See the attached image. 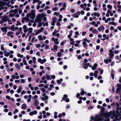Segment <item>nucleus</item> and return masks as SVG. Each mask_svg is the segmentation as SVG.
Listing matches in <instances>:
<instances>
[{
  "label": "nucleus",
  "instance_id": "f257e3e1",
  "mask_svg": "<svg viewBox=\"0 0 121 121\" xmlns=\"http://www.w3.org/2000/svg\"><path fill=\"white\" fill-rule=\"evenodd\" d=\"M116 105L117 107L116 110V115H115L113 112H109L107 113L105 117L106 118L104 121H110V119L108 117H111V118L113 119L114 117L117 120L119 121L121 120V114L119 113V112L121 113V103L118 104L117 102L116 103Z\"/></svg>",
  "mask_w": 121,
  "mask_h": 121
},
{
  "label": "nucleus",
  "instance_id": "f03ea898",
  "mask_svg": "<svg viewBox=\"0 0 121 121\" xmlns=\"http://www.w3.org/2000/svg\"><path fill=\"white\" fill-rule=\"evenodd\" d=\"M91 118L90 121H101L103 120V116L101 115H96L94 118L91 116Z\"/></svg>",
  "mask_w": 121,
  "mask_h": 121
},
{
  "label": "nucleus",
  "instance_id": "7ed1b4c3",
  "mask_svg": "<svg viewBox=\"0 0 121 121\" xmlns=\"http://www.w3.org/2000/svg\"><path fill=\"white\" fill-rule=\"evenodd\" d=\"M42 19V16L40 14H39L37 15L36 17V20H37V22H38V25L37 27H40L42 25L41 22V20Z\"/></svg>",
  "mask_w": 121,
  "mask_h": 121
},
{
  "label": "nucleus",
  "instance_id": "20e7f679",
  "mask_svg": "<svg viewBox=\"0 0 121 121\" xmlns=\"http://www.w3.org/2000/svg\"><path fill=\"white\" fill-rule=\"evenodd\" d=\"M35 10L32 9L31 10V12L27 14V16L29 17H30V18L34 19L36 16L35 14Z\"/></svg>",
  "mask_w": 121,
  "mask_h": 121
},
{
  "label": "nucleus",
  "instance_id": "39448f33",
  "mask_svg": "<svg viewBox=\"0 0 121 121\" xmlns=\"http://www.w3.org/2000/svg\"><path fill=\"white\" fill-rule=\"evenodd\" d=\"M10 17L9 15H5L2 18L1 21H0V24L3 23L4 22H6L9 20Z\"/></svg>",
  "mask_w": 121,
  "mask_h": 121
},
{
  "label": "nucleus",
  "instance_id": "423d86ee",
  "mask_svg": "<svg viewBox=\"0 0 121 121\" xmlns=\"http://www.w3.org/2000/svg\"><path fill=\"white\" fill-rule=\"evenodd\" d=\"M42 96L43 97L41 96L40 98L43 101L48 100V96L45 93H43L42 94Z\"/></svg>",
  "mask_w": 121,
  "mask_h": 121
},
{
  "label": "nucleus",
  "instance_id": "0eeeda50",
  "mask_svg": "<svg viewBox=\"0 0 121 121\" xmlns=\"http://www.w3.org/2000/svg\"><path fill=\"white\" fill-rule=\"evenodd\" d=\"M51 40L55 44L58 45L59 44V42L58 41V38L52 37L51 38Z\"/></svg>",
  "mask_w": 121,
  "mask_h": 121
},
{
  "label": "nucleus",
  "instance_id": "6e6552de",
  "mask_svg": "<svg viewBox=\"0 0 121 121\" xmlns=\"http://www.w3.org/2000/svg\"><path fill=\"white\" fill-rule=\"evenodd\" d=\"M89 30L91 31L92 33L94 34H96L98 32V31L97 30L95 29H93V28L92 27H90L89 29Z\"/></svg>",
  "mask_w": 121,
  "mask_h": 121
},
{
  "label": "nucleus",
  "instance_id": "1a4fd4ad",
  "mask_svg": "<svg viewBox=\"0 0 121 121\" xmlns=\"http://www.w3.org/2000/svg\"><path fill=\"white\" fill-rule=\"evenodd\" d=\"M80 15V12L79 11H77L73 15V17H74L78 18Z\"/></svg>",
  "mask_w": 121,
  "mask_h": 121
},
{
  "label": "nucleus",
  "instance_id": "9d476101",
  "mask_svg": "<svg viewBox=\"0 0 121 121\" xmlns=\"http://www.w3.org/2000/svg\"><path fill=\"white\" fill-rule=\"evenodd\" d=\"M112 59L109 57L107 59H105L104 60V62L106 64H108V62H111L112 61Z\"/></svg>",
  "mask_w": 121,
  "mask_h": 121
},
{
  "label": "nucleus",
  "instance_id": "9b49d317",
  "mask_svg": "<svg viewBox=\"0 0 121 121\" xmlns=\"http://www.w3.org/2000/svg\"><path fill=\"white\" fill-rule=\"evenodd\" d=\"M37 111L34 110L33 111L30 112L29 113V115L32 116L34 115H36L37 113Z\"/></svg>",
  "mask_w": 121,
  "mask_h": 121
},
{
  "label": "nucleus",
  "instance_id": "f8f14e48",
  "mask_svg": "<svg viewBox=\"0 0 121 121\" xmlns=\"http://www.w3.org/2000/svg\"><path fill=\"white\" fill-rule=\"evenodd\" d=\"M14 33L11 31L8 32L7 33V35L9 36H10L11 38H13V35Z\"/></svg>",
  "mask_w": 121,
  "mask_h": 121
},
{
  "label": "nucleus",
  "instance_id": "ddd939ff",
  "mask_svg": "<svg viewBox=\"0 0 121 121\" xmlns=\"http://www.w3.org/2000/svg\"><path fill=\"white\" fill-rule=\"evenodd\" d=\"M7 28V26L6 27H6H2L1 28V30L2 31V32L5 33L7 32V29H6V28Z\"/></svg>",
  "mask_w": 121,
  "mask_h": 121
},
{
  "label": "nucleus",
  "instance_id": "4468645a",
  "mask_svg": "<svg viewBox=\"0 0 121 121\" xmlns=\"http://www.w3.org/2000/svg\"><path fill=\"white\" fill-rule=\"evenodd\" d=\"M21 108L23 110H25L27 108V106L26 104H23L21 107Z\"/></svg>",
  "mask_w": 121,
  "mask_h": 121
},
{
  "label": "nucleus",
  "instance_id": "2eb2a0df",
  "mask_svg": "<svg viewBox=\"0 0 121 121\" xmlns=\"http://www.w3.org/2000/svg\"><path fill=\"white\" fill-rule=\"evenodd\" d=\"M57 19L56 17H54L52 19V22L51 23V25L53 26H54L55 25L56 23V21L57 20Z\"/></svg>",
  "mask_w": 121,
  "mask_h": 121
},
{
  "label": "nucleus",
  "instance_id": "dca6fc26",
  "mask_svg": "<svg viewBox=\"0 0 121 121\" xmlns=\"http://www.w3.org/2000/svg\"><path fill=\"white\" fill-rule=\"evenodd\" d=\"M39 104V102L37 99H35L34 101L33 104L35 106L38 105Z\"/></svg>",
  "mask_w": 121,
  "mask_h": 121
},
{
  "label": "nucleus",
  "instance_id": "f3484780",
  "mask_svg": "<svg viewBox=\"0 0 121 121\" xmlns=\"http://www.w3.org/2000/svg\"><path fill=\"white\" fill-rule=\"evenodd\" d=\"M104 27L103 26H101L100 27L98 28V30L99 31H101L102 30H104Z\"/></svg>",
  "mask_w": 121,
  "mask_h": 121
},
{
  "label": "nucleus",
  "instance_id": "a211bd4d",
  "mask_svg": "<svg viewBox=\"0 0 121 121\" xmlns=\"http://www.w3.org/2000/svg\"><path fill=\"white\" fill-rule=\"evenodd\" d=\"M17 12L18 10L17 9H16L14 10H11L9 11V12L13 13L15 15Z\"/></svg>",
  "mask_w": 121,
  "mask_h": 121
},
{
  "label": "nucleus",
  "instance_id": "6ab92c4d",
  "mask_svg": "<svg viewBox=\"0 0 121 121\" xmlns=\"http://www.w3.org/2000/svg\"><path fill=\"white\" fill-rule=\"evenodd\" d=\"M45 75L46 77V79L47 80H51L52 79L51 78H50V75L48 74L47 73H46Z\"/></svg>",
  "mask_w": 121,
  "mask_h": 121
},
{
  "label": "nucleus",
  "instance_id": "aec40b11",
  "mask_svg": "<svg viewBox=\"0 0 121 121\" xmlns=\"http://www.w3.org/2000/svg\"><path fill=\"white\" fill-rule=\"evenodd\" d=\"M109 55V57L111 59H113V57L114 56V53L113 52L109 53L108 54Z\"/></svg>",
  "mask_w": 121,
  "mask_h": 121
},
{
  "label": "nucleus",
  "instance_id": "412c9836",
  "mask_svg": "<svg viewBox=\"0 0 121 121\" xmlns=\"http://www.w3.org/2000/svg\"><path fill=\"white\" fill-rule=\"evenodd\" d=\"M23 19H24V20L26 21V22H28L29 20L30 19L29 18V17L27 16V14L26 15V16L24 17H23Z\"/></svg>",
  "mask_w": 121,
  "mask_h": 121
},
{
  "label": "nucleus",
  "instance_id": "4be33fe9",
  "mask_svg": "<svg viewBox=\"0 0 121 121\" xmlns=\"http://www.w3.org/2000/svg\"><path fill=\"white\" fill-rule=\"evenodd\" d=\"M22 89V87L21 86H20L19 88L18 89V90L17 91V93H20Z\"/></svg>",
  "mask_w": 121,
  "mask_h": 121
},
{
  "label": "nucleus",
  "instance_id": "5701e85b",
  "mask_svg": "<svg viewBox=\"0 0 121 121\" xmlns=\"http://www.w3.org/2000/svg\"><path fill=\"white\" fill-rule=\"evenodd\" d=\"M63 81V79L62 78H60V80H57L56 82L58 84H60L61 83V82Z\"/></svg>",
  "mask_w": 121,
  "mask_h": 121
},
{
  "label": "nucleus",
  "instance_id": "b1692460",
  "mask_svg": "<svg viewBox=\"0 0 121 121\" xmlns=\"http://www.w3.org/2000/svg\"><path fill=\"white\" fill-rule=\"evenodd\" d=\"M15 66L18 69H20L21 68L19 65L17 63L15 64Z\"/></svg>",
  "mask_w": 121,
  "mask_h": 121
},
{
  "label": "nucleus",
  "instance_id": "393cba45",
  "mask_svg": "<svg viewBox=\"0 0 121 121\" xmlns=\"http://www.w3.org/2000/svg\"><path fill=\"white\" fill-rule=\"evenodd\" d=\"M68 96V95L66 94H65L64 95L63 97H62V100H65V99L67 98Z\"/></svg>",
  "mask_w": 121,
  "mask_h": 121
},
{
  "label": "nucleus",
  "instance_id": "a878e982",
  "mask_svg": "<svg viewBox=\"0 0 121 121\" xmlns=\"http://www.w3.org/2000/svg\"><path fill=\"white\" fill-rule=\"evenodd\" d=\"M33 29L32 28H30L28 29V31L29 32V33H31L32 32Z\"/></svg>",
  "mask_w": 121,
  "mask_h": 121
},
{
  "label": "nucleus",
  "instance_id": "bb28decb",
  "mask_svg": "<svg viewBox=\"0 0 121 121\" xmlns=\"http://www.w3.org/2000/svg\"><path fill=\"white\" fill-rule=\"evenodd\" d=\"M22 62L25 65H27L26 60H25V57H23V60Z\"/></svg>",
  "mask_w": 121,
  "mask_h": 121
},
{
  "label": "nucleus",
  "instance_id": "cd10ccee",
  "mask_svg": "<svg viewBox=\"0 0 121 121\" xmlns=\"http://www.w3.org/2000/svg\"><path fill=\"white\" fill-rule=\"evenodd\" d=\"M38 38L39 39V40L40 41H42L43 40L42 36L41 35H39L38 36Z\"/></svg>",
  "mask_w": 121,
  "mask_h": 121
},
{
  "label": "nucleus",
  "instance_id": "c85d7f7f",
  "mask_svg": "<svg viewBox=\"0 0 121 121\" xmlns=\"http://www.w3.org/2000/svg\"><path fill=\"white\" fill-rule=\"evenodd\" d=\"M22 27H20L19 28L18 30V32L20 33V34H22L23 33V32L22 31Z\"/></svg>",
  "mask_w": 121,
  "mask_h": 121
},
{
  "label": "nucleus",
  "instance_id": "c756f323",
  "mask_svg": "<svg viewBox=\"0 0 121 121\" xmlns=\"http://www.w3.org/2000/svg\"><path fill=\"white\" fill-rule=\"evenodd\" d=\"M82 44L83 45L84 47L86 48L87 46V44L86 42H82Z\"/></svg>",
  "mask_w": 121,
  "mask_h": 121
},
{
  "label": "nucleus",
  "instance_id": "7c9ffc66",
  "mask_svg": "<svg viewBox=\"0 0 121 121\" xmlns=\"http://www.w3.org/2000/svg\"><path fill=\"white\" fill-rule=\"evenodd\" d=\"M37 23V20H36V18L35 19V21L34 22V23L33 24V27H35L36 26V23Z\"/></svg>",
  "mask_w": 121,
  "mask_h": 121
},
{
  "label": "nucleus",
  "instance_id": "2f4dec72",
  "mask_svg": "<svg viewBox=\"0 0 121 121\" xmlns=\"http://www.w3.org/2000/svg\"><path fill=\"white\" fill-rule=\"evenodd\" d=\"M117 86L118 87L117 88H118L120 90H121V84H117Z\"/></svg>",
  "mask_w": 121,
  "mask_h": 121
},
{
  "label": "nucleus",
  "instance_id": "473e14b6",
  "mask_svg": "<svg viewBox=\"0 0 121 121\" xmlns=\"http://www.w3.org/2000/svg\"><path fill=\"white\" fill-rule=\"evenodd\" d=\"M17 56L18 57L21 58H22L23 57V56L22 55H21L20 53H18L17 54Z\"/></svg>",
  "mask_w": 121,
  "mask_h": 121
},
{
  "label": "nucleus",
  "instance_id": "72a5a7b5",
  "mask_svg": "<svg viewBox=\"0 0 121 121\" xmlns=\"http://www.w3.org/2000/svg\"><path fill=\"white\" fill-rule=\"evenodd\" d=\"M86 93L83 90H82V91L80 92V94L81 95H82L85 94Z\"/></svg>",
  "mask_w": 121,
  "mask_h": 121
},
{
  "label": "nucleus",
  "instance_id": "f704fd0d",
  "mask_svg": "<svg viewBox=\"0 0 121 121\" xmlns=\"http://www.w3.org/2000/svg\"><path fill=\"white\" fill-rule=\"evenodd\" d=\"M58 8L57 7H53L52 9V10L53 11H56L58 10Z\"/></svg>",
  "mask_w": 121,
  "mask_h": 121
},
{
  "label": "nucleus",
  "instance_id": "c9c22d12",
  "mask_svg": "<svg viewBox=\"0 0 121 121\" xmlns=\"http://www.w3.org/2000/svg\"><path fill=\"white\" fill-rule=\"evenodd\" d=\"M9 13H10L9 14V16L10 17H12L15 15L14 14V13H13L9 12Z\"/></svg>",
  "mask_w": 121,
  "mask_h": 121
},
{
  "label": "nucleus",
  "instance_id": "e433bc0d",
  "mask_svg": "<svg viewBox=\"0 0 121 121\" xmlns=\"http://www.w3.org/2000/svg\"><path fill=\"white\" fill-rule=\"evenodd\" d=\"M10 29L12 31H13L14 30V25H13L10 27Z\"/></svg>",
  "mask_w": 121,
  "mask_h": 121
},
{
  "label": "nucleus",
  "instance_id": "4c0bfd02",
  "mask_svg": "<svg viewBox=\"0 0 121 121\" xmlns=\"http://www.w3.org/2000/svg\"><path fill=\"white\" fill-rule=\"evenodd\" d=\"M100 15V14L99 13H97L96 12L94 13V15L95 16H97V17H99Z\"/></svg>",
  "mask_w": 121,
  "mask_h": 121
},
{
  "label": "nucleus",
  "instance_id": "58836bf2",
  "mask_svg": "<svg viewBox=\"0 0 121 121\" xmlns=\"http://www.w3.org/2000/svg\"><path fill=\"white\" fill-rule=\"evenodd\" d=\"M21 25V23L19 21H18L17 22V23L16 25L17 26H18L19 25Z\"/></svg>",
  "mask_w": 121,
  "mask_h": 121
},
{
  "label": "nucleus",
  "instance_id": "ea45409f",
  "mask_svg": "<svg viewBox=\"0 0 121 121\" xmlns=\"http://www.w3.org/2000/svg\"><path fill=\"white\" fill-rule=\"evenodd\" d=\"M54 49L56 51H57V46L54 45L53 46Z\"/></svg>",
  "mask_w": 121,
  "mask_h": 121
},
{
  "label": "nucleus",
  "instance_id": "a19ab883",
  "mask_svg": "<svg viewBox=\"0 0 121 121\" xmlns=\"http://www.w3.org/2000/svg\"><path fill=\"white\" fill-rule=\"evenodd\" d=\"M10 55V53L7 52L6 53L4 54V55L6 57H7L9 56Z\"/></svg>",
  "mask_w": 121,
  "mask_h": 121
},
{
  "label": "nucleus",
  "instance_id": "79ce46f5",
  "mask_svg": "<svg viewBox=\"0 0 121 121\" xmlns=\"http://www.w3.org/2000/svg\"><path fill=\"white\" fill-rule=\"evenodd\" d=\"M44 29V28L43 27H41V28L38 31L39 32H41L42 30H43Z\"/></svg>",
  "mask_w": 121,
  "mask_h": 121
},
{
  "label": "nucleus",
  "instance_id": "37998d69",
  "mask_svg": "<svg viewBox=\"0 0 121 121\" xmlns=\"http://www.w3.org/2000/svg\"><path fill=\"white\" fill-rule=\"evenodd\" d=\"M40 90H41L44 93L45 91V89L43 88H41L40 89Z\"/></svg>",
  "mask_w": 121,
  "mask_h": 121
},
{
  "label": "nucleus",
  "instance_id": "c03bdc74",
  "mask_svg": "<svg viewBox=\"0 0 121 121\" xmlns=\"http://www.w3.org/2000/svg\"><path fill=\"white\" fill-rule=\"evenodd\" d=\"M46 60L45 59H44L42 60V62L41 63V64H43L44 63L46 62Z\"/></svg>",
  "mask_w": 121,
  "mask_h": 121
},
{
  "label": "nucleus",
  "instance_id": "a18cd8bd",
  "mask_svg": "<svg viewBox=\"0 0 121 121\" xmlns=\"http://www.w3.org/2000/svg\"><path fill=\"white\" fill-rule=\"evenodd\" d=\"M66 42V41H62L60 43V45L61 46L63 45H64V43H65Z\"/></svg>",
  "mask_w": 121,
  "mask_h": 121
},
{
  "label": "nucleus",
  "instance_id": "49530a36",
  "mask_svg": "<svg viewBox=\"0 0 121 121\" xmlns=\"http://www.w3.org/2000/svg\"><path fill=\"white\" fill-rule=\"evenodd\" d=\"M107 7L109 9H112V5L109 4L107 5Z\"/></svg>",
  "mask_w": 121,
  "mask_h": 121
},
{
  "label": "nucleus",
  "instance_id": "de8ad7c7",
  "mask_svg": "<svg viewBox=\"0 0 121 121\" xmlns=\"http://www.w3.org/2000/svg\"><path fill=\"white\" fill-rule=\"evenodd\" d=\"M88 66L87 65H86V64L85 63L84 65L83 66V68H84L85 69H87L88 68Z\"/></svg>",
  "mask_w": 121,
  "mask_h": 121
},
{
  "label": "nucleus",
  "instance_id": "09e8293b",
  "mask_svg": "<svg viewBox=\"0 0 121 121\" xmlns=\"http://www.w3.org/2000/svg\"><path fill=\"white\" fill-rule=\"evenodd\" d=\"M33 23V21H32L31 22H29L28 23V25L29 26H31L32 25V23Z\"/></svg>",
  "mask_w": 121,
  "mask_h": 121
},
{
  "label": "nucleus",
  "instance_id": "8fccbe9b",
  "mask_svg": "<svg viewBox=\"0 0 121 121\" xmlns=\"http://www.w3.org/2000/svg\"><path fill=\"white\" fill-rule=\"evenodd\" d=\"M5 97L6 99H8L9 100H10V99L11 98L8 95H6L5 96Z\"/></svg>",
  "mask_w": 121,
  "mask_h": 121
},
{
  "label": "nucleus",
  "instance_id": "3c124183",
  "mask_svg": "<svg viewBox=\"0 0 121 121\" xmlns=\"http://www.w3.org/2000/svg\"><path fill=\"white\" fill-rule=\"evenodd\" d=\"M11 77L12 79H15L16 78V76L15 75H12Z\"/></svg>",
  "mask_w": 121,
  "mask_h": 121
},
{
  "label": "nucleus",
  "instance_id": "603ef678",
  "mask_svg": "<svg viewBox=\"0 0 121 121\" xmlns=\"http://www.w3.org/2000/svg\"><path fill=\"white\" fill-rule=\"evenodd\" d=\"M42 60L40 58H39L38 60V61L41 64V63L42 62Z\"/></svg>",
  "mask_w": 121,
  "mask_h": 121
},
{
  "label": "nucleus",
  "instance_id": "864d4df0",
  "mask_svg": "<svg viewBox=\"0 0 121 121\" xmlns=\"http://www.w3.org/2000/svg\"><path fill=\"white\" fill-rule=\"evenodd\" d=\"M1 49L2 51H4V45H1Z\"/></svg>",
  "mask_w": 121,
  "mask_h": 121
},
{
  "label": "nucleus",
  "instance_id": "5fc2aeb1",
  "mask_svg": "<svg viewBox=\"0 0 121 121\" xmlns=\"http://www.w3.org/2000/svg\"><path fill=\"white\" fill-rule=\"evenodd\" d=\"M55 30L56 31H54L52 33V35L53 36H55L56 33L57 32V31L56 30Z\"/></svg>",
  "mask_w": 121,
  "mask_h": 121
},
{
  "label": "nucleus",
  "instance_id": "6e6d98bb",
  "mask_svg": "<svg viewBox=\"0 0 121 121\" xmlns=\"http://www.w3.org/2000/svg\"><path fill=\"white\" fill-rule=\"evenodd\" d=\"M112 25L116 26L117 25V24L116 23L114 22H112Z\"/></svg>",
  "mask_w": 121,
  "mask_h": 121
},
{
  "label": "nucleus",
  "instance_id": "4d7b16f0",
  "mask_svg": "<svg viewBox=\"0 0 121 121\" xmlns=\"http://www.w3.org/2000/svg\"><path fill=\"white\" fill-rule=\"evenodd\" d=\"M56 25L57 26H59L61 25V24L59 22L57 21L56 22Z\"/></svg>",
  "mask_w": 121,
  "mask_h": 121
},
{
  "label": "nucleus",
  "instance_id": "13d9d810",
  "mask_svg": "<svg viewBox=\"0 0 121 121\" xmlns=\"http://www.w3.org/2000/svg\"><path fill=\"white\" fill-rule=\"evenodd\" d=\"M61 53L60 52H59L57 53V56L58 57H60L61 56Z\"/></svg>",
  "mask_w": 121,
  "mask_h": 121
},
{
  "label": "nucleus",
  "instance_id": "bf43d9fd",
  "mask_svg": "<svg viewBox=\"0 0 121 121\" xmlns=\"http://www.w3.org/2000/svg\"><path fill=\"white\" fill-rule=\"evenodd\" d=\"M63 7H64L65 8H66V4L65 3H64L63 4Z\"/></svg>",
  "mask_w": 121,
  "mask_h": 121
},
{
  "label": "nucleus",
  "instance_id": "052dcab7",
  "mask_svg": "<svg viewBox=\"0 0 121 121\" xmlns=\"http://www.w3.org/2000/svg\"><path fill=\"white\" fill-rule=\"evenodd\" d=\"M48 22H46L45 23L43 24V26H48Z\"/></svg>",
  "mask_w": 121,
  "mask_h": 121
},
{
  "label": "nucleus",
  "instance_id": "680f3d73",
  "mask_svg": "<svg viewBox=\"0 0 121 121\" xmlns=\"http://www.w3.org/2000/svg\"><path fill=\"white\" fill-rule=\"evenodd\" d=\"M20 80L21 82L23 83H24L25 82V81L24 79H21Z\"/></svg>",
  "mask_w": 121,
  "mask_h": 121
},
{
  "label": "nucleus",
  "instance_id": "e2e57ef3",
  "mask_svg": "<svg viewBox=\"0 0 121 121\" xmlns=\"http://www.w3.org/2000/svg\"><path fill=\"white\" fill-rule=\"evenodd\" d=\"M111 75L112 77V79H114V74L112 73H111Z\"/></svg>",
  "mask_w": 121,
  "mask_h": 121
},
{
  "label": "nucleus",
  "instance_id": "0e129e2a",
  "mask_svg": "<svg viewBox=\"0 0 121 121\" xmlns=\"http://www.w3.org/2000/svg\"><path fill=\"white\" fill-rule=\"evenodd\" d=\"M23 28L24 30L27 29L26 26L25 25H24L23 26Z\"/></svg>",
  "mask_w": 121,
  "mask_h": 121
},
{
  "label": "nucleus",
  "instance_id": "69168bd1",
  "mask_svg": "<svg viewBox=\"0 0 121 121\" xmlns=\"http://www.w3.org/2000/svg\"><path fill=\"white\" fill-rule=\"evenodd\" d=\"M26 49L27 50H29L30 49V45H28V46L26 47Z\"/></svg>",
  "mask_w": 121,
  "mask_h": 121
},
{
  "label": "nucleus",
  "instance_id": "338daca9",
  "mask_svg": "<svg viewBox=\"0 0 121 121\" xmlns=\"http://www.w3.org/2000/svg\"><path fill=\"white\" fill-rule=\"evenodd\" d=\"M18 112V110L17 109H15L14 111V114H15V113H17Z\"/></svg>",
  "mask_w": 121,
  "mask_h": 121
},
{
  "label": "nucleus",
  "instance_id": "774afa93",
  "mask_svg": "<svg viewBox=\"0 0 121 121\" xmlns=\"http://www.w3.org/2000/svg\"><path fill=\"white\" fill-rule=\"evenodd\" d=\"M41 47V45L40 44H37L36 46V47L37 48H39Z\"/></svg>",
  "mask_w": 121,
  "mask_h": 121
}]
</instances>
